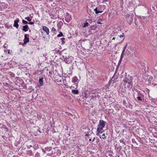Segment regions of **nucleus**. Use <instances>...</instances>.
<instances>
[{
  "mask_svg": "<svg viewBox=\"0 0 157 157\" xmlns=\"http://www.w3.org/2000/svg\"><path fill=\"white\" fill-rule=\"evenodd\" d=\"M96 135H98V127L97 128Z\"/></svg>",
  "mask_w": 157,
  "mask_h": 157,
  "instance_id": "obj_35",
  "label": "nucleus"
},
{
  "mask_svg": "<svg viewBox=\"0 0 157 157\" xmlns=\"http://www.w3.org/2000/svg\"><path fill=\"white\" fill-rule=\"evenodd\" d=\"M90 21H91V20H86L84 24V25L83 26V27H85L88 25H89L88 24V22H90Z\"/></svg>",
  "mask_w": 157,
  "mask_h": 157,
  "instance_id": "obj_14",
  "label": "nucleus"
},
{
  "mask_svg": "<svg viewBox=\"0 0 157 157\" xmlns=\"http://www.w3.org/2000/svg\"><path fill=\"white\" fill-rule=\"evenodd\" d=\"M22 23L24 24H28L29 23L27 21H25L24 20H22Z\"/></svg>",
  "mask_w": 157,
  "mask_h": 157,
  "instance_id": "obj_22",
  "label": "nucleus"
},
{
  "mask_svg": "<svg viewBox=\"0 0 157 157\" xmlns=\"http://www.w3.org/2000/svg\"><path fill=\"white\" fill-rule=\"evenodd\" d=\"M67 114L69 115V116H71L72 117H73V115L71 114V113H67Z\"/></svg>",
  "mask_w": 157,
  "mask_h": 157,
  "instance_id": "obj_32",
  "label": "nucleus"
},
{
  "mask_svg": "<svg viewBox=\"0 0 157 157\" xmlns=\"http://www.w3.org/2000/svg\"><path fill=\"white\" fill-rule=\"evenodd\" d=\"M124 36V33H122V34H121L120 35H118V36H119L121 38L122 37H123Z\"/></svg>",
  "mask_w": 157,
  "mask_h": 157,
  "instance_id": "obj_29",
  "label": "nucleus"
},
{
  "mask_svg": "<svg viewBox=\"0 0 157 157\" xmlns=\"http://www.w3.org/2000/svg\"><path fill=\"white\" fill-rule=\"evenodd\" d=\"M102 12V11H99L98 12H99V13H101Z\"/></svg>",
  "mask_w": 157,
  "mask_h": 157,
  "instance_id": "obj_40",
  "label": "nucleus"
},
{
  "mask_svg": "<svg viewBox=\"0 0 157 157\" xmlns=\"http://www.w3.org/2000/svg\"><path fill=\"white\" fill-rule=\"evenodd\" d=\"M35 157H40V155L39 153H36L35 155Z\"/></svg>",
  "mask_w": 157,
  "mask_h": 157,
  "instance_id": "obj_25",
  "label": "nucleus"
},
{
  "mask_svg": "<svg viewBox=\"0 0 157 157\" xmlns=\"http://www.w3.org/2000/svg\"><path fill=\"white\" fill-rule=\"evenodd\" d=\"M120 142L121 143H122L124 144H125V142L124 141V139H122L120 140Z\"/></svg>",
  "mask_w": 157,
  "mask_h": 157,
  "instance_id": "obj_27",
  "label": "nucleus"
},
{
  "mask_svg": "<svg viewBox=\"0 0 157 157\" xmlns=\"http://www.w3.org/2000/svg\"><path fill=\"white\" fill-rule=\"evenodd\" d=\"M155 69L156 71L157 70V65H155Z\"/></svg>",
  "mask_w": 157,
  "mask_h": 157,
  "instance_id": "obj_37",
  "label": "nucleus"
},
{
  "mask_svg": "<svg viewBox=\"0 0 157 157\" xmlns=\"http://www.w3.org/2000/svg\"><path fill=\"white\" fill-rule=\"evenodd\" d=\"M19 20L18 19L14 21L13 26L15 27L16 28H18V27L19 25L18 23L19 22Z\"/></svg>",
  "mask_w": 157,
  "mask_h": 157,
  "instance_id": "obj_8",
  "label": "nucleus"
},
{
  "mask_svg": "<svg viewBox=\"0 0 157 157\" xmlns=\"http://www.w3.org/2000/svg\"><path fill=\"white\" fill-rule=\"evenodd\" d=\"M125 17L127 22L129 24L131 25L133 20V15L132 14L130 15L127 14L125 15Z\"/></svg>",
  "mask_w": 157,
  "mask_h": 157,
  "instance_id": "obj_3",
  "label": "nucleus"
},
{
  "mask_svg": "<svg viewBox=\"0 0 157 157\" xmlns=\"http://www.w3.org/2000/svg\"><path fill=\"white\" fill-rule=\"evenodd\" d=\"M105 28V25H103V27L102 28V29H104V28Z\"/></svg>",
  "mask_w": 157,
  "mask_h": 157,
  "instance_id": "obj_38",
  "label": "nucleus"
},
{
  "mask_svg": "<svg viewBox=\"0 0 157 157\" xmlns=\"http://www.w3.org/2000/svg\"><path fill=\"white\" fill-rule=\"evenodd\" d=\"M79 80L76 76H74L72 79V82H78Z\"/></svg>",
  "mask_w": 157,
  "mask_h": 157,
  "instance_id": "obj_10",
  "label": "nucleus"
},
{
  "mask_svg": "<svg viewBox=\"0 0 157 157\" xmlns=\"http://www.w3.org/2000/svg\"><path fill=\"white\" fill-rule=\"evenodd\" d=\"M127 44H126L125 45V46L124 47V49H123V51H122V53H124V52H125V49H126V47H127Z\"/></svg>",
  "mask_w": 157,
  "mask_h": 157,
  "instance_id": "obj_24",
  "label": "nucleus"
},
{
  "mask_svg": "<svg viewBox=\"0 0 157 157\" xmlns=\"http://www.w3.org/2000/svg\"><path fill=\"white\" fill-rule=\"evenodd\" d=\"M63 35V33L61 32H60L57 35V36L58 37H60V36H62Z\"/></svg>",
  "mask_w": 157,
  "mask_h": 157,
  "instance_id": "obj_23",
  "label": "nucleus"
},
{
  "mask_svg": "<svg viewBox=\"0 0 157 157\" xmlns=\"http://www.w3.org/2000/svg\"><path fill=\"white\" fill-rule=\"evenodd\" d=\"M29 29V27L28 25H26L23 26V29L22 30L23 31L25 32H27L28 30Z\"/></svg>",
  "mask_w": 157,
  "mask_h": 157,
  "instance_id": "obj_12",
  "label": "nucleus"
},
{
  "mask_svg": "<svg viewBox=\"0 0 157 157\" xmlns=\"http://www.w3.org/2000/svg\"><path fill=\"white\" fill-rule=\"evenodd\" d=\"M100 30L101 31H100V32H102V31H103V32H102L101 33L103 34V33H104V32H105V30H101V29H100Z\"/></svg>",
  "mask_w": 157,
  "mask_h": 157,
  "instance_id": "obj_36",
  "label": "nucleus"
},
{
  "mask_svg": "<svg viewBox=\"0 0 157 157\" xmlns=\"http://www.w3.org/2000/svg\"><path fill=\"white\" fill-rule=\"evenodd\" d=\"M94 11L95 12L96 14L98 13V10L97 7H96L94 9Z\"/></svg>",
  "mask_w": 157,
  "mask_h": 157,
  "instance_id": "obj_26",
  "label": "nucleus"
},
{
  "mask_svg": "<svg viewBox=\"0 0 157 157\" xmlns=\"http://www.w3.org/2000/svg\"><path fill=\"white\" fill-rule=\"evenodd\" d=\"M65 18L66 21L67 22H70V21L71 19L70 15L67 16V17H66Z\"/></svg>",
  "mask_w": 157,
  "mask_h": 157,
  "instance_id": "obj_13",
  "label": "nucleus"
},
{
  "mask_svg": "<svg viewBox=\"0 0 157 157\" xmlns=\"http://www.w3.org/2000/svg\"><path fill=\"white\" fill-rule=\"evenodd\" d=\"M86 136H88V134H86Z\"/></svg>",
  "mask_w": 157,
  "mask_h": 157,
  "instance_id": "obj_44",
  "label": "nucleus"
},
{
  "mask_svg": "<svg viewBox=\"0 0 157 157\" xmlns=\"http://www.w3.org/2000/svg\"><path fill=\"white\" fill-rule=\"evenodd\" d=\"M91 139H89V141H91Z\"/></svg>",
  "mask_w": 157,
  "mask_h": 157,
  "instance_id": "obj_42",
  "label": "nucleus"
},
{
  "mask_svg": "<svg viewBox=\"0 0 157 157\" xmlns=\"http://www.w3.org/2000/svg\"><path fill=\"white\" fill-rule=\"evenodd\" d=\"M106 123V122L103 121V120H100L99 121L100 125L102 128L104 127Z\"/></svg>",
  "mask_w": 157,
  "mask_h": 157,
  "instance_id": "obj_7",
  "label": "nucleus"
},
{
  "mask_svg": "<svg viewBox=\"0 0 157 157\" xmlns=\"http://www.w3.org/2000/svg\"><path fill=\"white\" fill-rule=\"evenodd\" d=\"M71 92L74 94H78V90H75V89L71 90Z\"/></svg>",
  "mask_w": 157,
  "mask_h": 157,
  "instance_id": "obj_15",
  "label": "nucleus"
},
{
  "mask_svg": "<svg viewBox=\"0 0 157 157\" xmlns=\"http://www.w3.org/2000/svg\"><path fill=\"white\" fill-rule=\"evenodd\" d=\"M122 60V59H121V58H120L119 62L121 63V62Z\"/></svg>",
  "mask_w": 157,
  "mask_h": 157,
  "instance_id": "obj_39",
  "label": "nucleus"
},
{
  "mask_svg": "<svg viewBox=\"0 0 157 157\" xmlns=\"http://www.w3.org/2000/svg\"><path fill=\"white\" fill-rule=\"evenodd\" d=\"M4 52H8V53H9V51H10V50H4Z\"/></svg>",
  "mask_w": 157,
  "mask_h": 157,
  "instance_id": "obj_31",
  "label": "nucleus"
},
{
  "mask_svg": "<svg viewBox=\"0 0 157 157\" xmlns=\"http://www.w3.org/2000/svg\"><path fill=\"white\" fill-rule=\"evenodd\" d=\"M137 99H138V100H139V101H141L142 100V98H141V97H140V96H138L137 97Z\"/></svg>",
  "mask_w": 157,
  "mask_h": 157,
  "instance_id": "obj_28",
  "label": "nucleus"
},
{
  "mask_svg": "<svg viewBox=\"0 0 157 157\" xmlns=\"http://www.w3.org/2000/svg\"><path fill=\"white\" fill-rule=\"evenodd\" d=\"M33 146L32 145H29V146H27V147L28 148H30V147H32Z\"/></svg>",
  "mask_w": 157,
  "mask_h": 157,
  "instance_id": "obj_34",
  "label": "nucleus"
},
{
  "mask_svg": "<svg viewBox=\"0 0 157 157\" xmlns=\"http://www.w3.org/2000/svg\"><path fill=\"white\" fill-rule=\"evenodd\" d=\"M99 136L100 137V138H102L103 139H104L106 138L105 134L104 133L101 136L99 135Z\"/></svg>",
  "mask_w": 157,
  "mask_h": 157,
  "instance_id": "obj_18",
  "label": "nucleus"
},
{
  "mask_svg": "<svg viewBox=\"0 0 157 157\" xmlns=\"http://www.w3.org/2000/svg\"><path fill=\"white\" fill-rule=\"evenodd\" d=\"M62 59H63L66 63L69 64L71 63L73 59V58L71 56H67V54L65 53L62 56Z\"/></svg>",
  "mask_w": 157,
  "mask_h": 157,
  "instance_id": "obj_2",
  "label": "nucleus"
},
{
  "mask_svg": "<svg viewBox=\"0 0 157 157\" xmlns=\"http://www.w3.org/2000/svg\"><path fill=\"white\" fill-rule=\"evenodd\" d=\"M26 153L27 154L30 156H33V153L32 151L31 150H28L27 151Z\"/></svg>",
  "mask_w": 157,
  "mask_h": 157,
  "instance_id": "obj_17",
  "label": "nucleus"
},
{
  "mask_svg": "<svg viewBox=\"0 0 157 157\" xmlns=\"http://www.w3.org/2000/svg\"><path fill=\"white\" fill-rule=\"evenodd\" d=\"M104 21L100 17L99 18V24H104Z\"/></svg>",
  "mask_w": 157,
  "mask_h": 157,
  "instance_id": "obj_16",
  "label": "nucleus"
},
{
  "mask_svg": "<svg viewBox=\"0 0 157 157\" xmlns=\"http://www.w3.org/2000/svg\"><path fill=\"white\" fill-rule=\"evenodd\" d=\"M43 77H41L40 78L39 82V86H42L44 84L43 82Z\"/></svg>",
  "mask_w": 157,
  "mask_h": 157,
  "instance_id": "obj_9",
  "label": "nucleus"
},
{
  "mask_svg": "<svg viewBox=\"0 0 157 157\" xmlns=\"http://www.w3.org/2000/svg\"><path fill=\"white\" fill-rule=\"evenodd\" d=\"M65 39V38H62L61 39V40H62L61 44H63L65 43V41L64 40Z\"/></svg>",
  "mask_w": 157,
  "mask_h": 157,
  "instance_id": "obj_21",
  "label": "nucleus"
},
{
  "mask_svg": "<svg viewBox=\"0 0 157 157\" xmlns=\"http://www.w3.org/2000/svg\"><path fill=\"white\" fill-rule=\"evenodd\" d=\"M42 29L46 33L47 35H48L49 34V29L47 27L45 26H42Z\"/></svg>",
  "mask_w": 157,
  "mask_h": 157,
  "instance_id": "obj_5",
  "label": "nucleus"
},
{
  "mask_svg": "<svg viewBox=\"0 0 157 157\" xmlns=\"http://www.w3.org/2000/svg\"><path fill=\"white\" fill-rule=\"evenodd\" d=\"M120 32V31L119 30L117 31L115 30L114 31H113V33H112L111 36L110 37V38H112V37L113 36L112 38V40H115V38L116 37V36H118V33Z\"/></svg>",
  "mask_w": 157,
  "mask_h": 157,
  "instance_id": "obj_4",
  "label": "nucleus"
},
{
  "mask_svg": "<svg viewBox=\"0 0 157 157\" xmlns=\"http://www.w3.org/2000/svg\"><path fill=\"white\" fill-rule=\"evenodd\" d=\"M56 31V29L54 27L52 28L51 30V32L53 33H55V32Z\"/></svg>",
  "mask_w": 157,
  "mask_h": 157,
  "instance_id": "obj_20",
  "label": "nucleus"
},
{
  "mask_svg": "<svg viewBox=\"0 0 157 157\" xmlns=\"http://www.w3.org/2000/svg\"><path fill=\"white\" fill-rule=\"evenodd\" d=\"M124 53H122L121 54V57H120V58H121V59H123V57H124Z\"/></svg>",
  "mask_w": 157,
  "mask_h": 157,
  "instance_id": "obj_30",
  "label": "nucleus"
},
{
  "mask_svg": "<svg viewBox=\"0 0 157 157\" xmlns=\"http://www.w3.org/2000/svg\"><path fill=\"white\" fill-rule=\"evenodd\" d=\"M25 19L29 21H30L32 20V19L30 18L29 17H25Z\"/></svg>",
  "mask_w": 157,
  "mask_h": 157,
  "instance_id": "obj_19",
  "label": "nucleus"
},
{
  "mask_svg": "<svg viewBox=\"0 0 157 157\" xmlns=\"http://www.w3.org/2000/svg\"><path fill=\"white\" fill-rule=\"evenodd\" d=\"M28 24L30 25H33L34 24V22H29Z\"/></svg>",
  "mask_w": 157,
  "mask_h": 157,
  "instance_id": "obj_33",
  "label": "nucleus"
},
{
  "mask_svg": "<svg viewBox=\"0 0 157 157\" xmlns=\"http://www.w3.org/2000/svg\"><path fill=\"white\" fill-rule=\"evenodd\" d=\"M100 132V131H99H99H98L99 133Z\"/></svg>",
  "mask_w": 157,
  "mask_h": 157,
  "instance_id": "obj_43",
  "label": "nucleus"
},
{
  "mask_svg": "<svg viewBox=\"0 0 157 157\" xmlns=\"http://www.w3.org/2000/svg\"><path fill=\"white\" fill-rule=\"evenodd\" d=\"M78 87V84L77 83L74 84L73 85L70 86V88L72 89H76Z\"/></svg>",
  "mask_w": 157,
  "mask_h": 157,
  "instance_id": "obj_11",
  "label": "nucleus"
},
{
  "mask_svg": "<svg viewBox=\"0 0 157 157\" xmlns=\"http://www.w3.org/2000/svg\"><path fill=\"white\" fill-rule=\"evenodd\" d=\"M133 79L132 76H128L123 81V84L125 88L129 89L132 87Z\"/></svg>",
  "mask_w": 157,
  "mask_h": 157,
  "instance_id": "obj_1",
  "label": "nucleus"
},
{
  "mask_svg": "<svg viewBox=\"0 0 157 157\" xmlns=\"http://www.w3.org/2000/svg\"><path fill=\"white\" fill-rule=\"evenodd\" d=\"M94 139H95V138H94V139H93V141L94 140Z\"/></svg>",
  "mask_w": 157,
  "mask_h": 157,
  "instance_id": "obj_41",
  "label": "nucleus"
},
{
  "mask_svg": "<svg viewBox=\"0 0 157 157\" xmlns=\"http://www.w3.org/2000/svg\"><path fill=\"white\" fill-rule=\"evenodd\" d=\"M24 39V44H26L27 42H28L29 41V37H27V35L25 34V35Z\"/></svg>",
  "mask_w": 157,
  "mask_h": 157,
  "instance_id": "obj_6",
  "label": "nucleus"
}]
</instances>
